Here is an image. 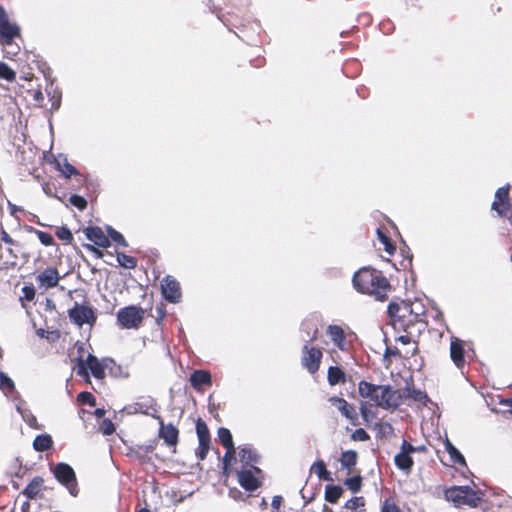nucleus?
I'll return each mask as SVG.
<instances>
[{
    "label": "nucleus",
    "mask_w": 512,
    "mask_h": 512,
    "mask_svg": "<svg viewBox=\"0 0 512 512\" xmlns=\"http://www.w3.org/2000/svg\"><path fill=\"white\" fill-rule=\"evenodd\" d=\"M355 289L363 294L383 301L387 298L390 284L383 274L375 269L362 268L353 277Z\"/></svg>",
    "instance_id": "1"
},
{
    "label": "nucleus",
    "mask_w": 512,
    "mask_h": 512,
    "mask_svg": "<svg viewBox=\"0 0 512 512\" xmlns=\"http://www.w3.org/2000/svg\"><path fill=\"white\" fill-rule=\"evenodd\" d=\"M361 397L369 398L377 406L390 409L397 408L401 403V394L389 385H375L367 381H361L358 385Z\"/></svg>",
    "instance_id": "2"
},
{
    "label": "nucleus",
    "mask_w": 512,
    "mask_h": 512,
    "mask_svg": "<svg viewBox=\"0 0 512 512\" xmlns=\"http://www.w3.org/2000/svg\"><path fill=\"white\" fill-rule=\"evenodd\" d=\"M388 315L395 329L407 330L410 326L422 321L423 308L417 303L402 301L391 302Z\"/></svg>",
    "instance_id": "3"
},
{
    "label": "nucleus",
    "mask_w": 512,
    "mask_h": 512,
    "mask_svg": "<svg viewBox=\"0 0 512 512\" xmlns=\"http://www.w3.org/2000/svg\"><path fill=\"white\" fill-rule=\"evenodd\" d=\"M445 497L457 507H476L482 499V493L469 486H454L445 491Z\"/></svg>",
    "instance_id": "4"
},
{
    "label": "nucleus",
    "mask_w": 512,
    "mask_h": 512,
    "mask_svg": "<svg viewBox=\"0 0 512 512\" xmlns=\"http://www.w3.org/2000/svg\"><path fill=\"white\" fill-rule=\"evenodd\" d=\"M144 310L137 306H128L122 308L117 313L118 323L122 328H138L144 318Z\"/></svg>",
    "instance_id": "5"
},
{
    "label": "nucleus",
    "mask_w": 512,
    "mask_h": 512,
    "mask_svg": "<svg viewBox=\"0 0 512 512\" xmlns=\"http://www.w3.org/2000/svg\"><path fill=\"white\" fill-rule=\"evenodd\" d=\"M53 474L55 478L66 488L72 496H77L78 488L76 475L73 468L67 463H58L53 468Z\"/></svg>",
    "instance_id": "6"
},
{
    "label": "nucleus",
    "mask_w": 512,
    "mask_h": 512,
    "mask_svg": "<svg viewBox=\"0 0 512 512\" xmlns=\"http://www.w3.org/2000/svg\"><path fill=\"white\" fill-rule=\"evenodd\" d=\"M260 474L261 470L255 465H251V468L241 467L237 470L238 483L246 491L253 492L260 487Z\"/></svg>",
    "instance_id": "7"
},
{
    "label": "nucleus",
    "mask_w": 512,
    "mask_h": 512,
    "mask_svg": "<svg viewBox=\"0 0 512 512\" xmlns=\"http://www.w3.org/2000/svg\"><path fill=\"white\" fill-rule=\"evenodd\" d=\"M69 318L78 326L83 324L92 325L96 321L95 313L91 307L77 303L69 310Z\"/></svg>",
    "instance_id": "8"
},
{
    "label": "nucleus",
    "mask_w": 512,
    "mask_h": 512,
    "mask_svg": "<svg viewBox=\"0 0 512 512\" xmlns=\"http://www.w3.org/2000/svg\"><path fill=\"white\" fill-rule=\"evenodd\" d=\"M322 351L316 347L303 346L301 363L311 374H314L320 366Z\"/></svg>",
    "instance_id": "9"
},
{
    "label": "nucleus",
    "mask_w": 512,
    "mask_h": 512,
    "mask_svg": "<svg viewBox=\"0 0 512 512\" xmlns=\"http://www.w3.org/2000/svg\"><path fill=\"white\" fill-rule=\"evenodd\" d=\"M20 30L16 24L9 21L0 26V43L4 53H11L9 47L14 48V39L19 37Z\"/></svg>",
    "instance_id": "10"
},
{
    "label": "nucleus",
    "mask_w": 512,
    "mask_h": 512,
    "mask_svg": "<svg viewBox=\"0 0 512 512\" xmlns=\"http://www.w3.org/2000/svg\"><path fill=\"white\" fill-rule=\"evenodd\" d=\"M89 369L92 375L97 379H103L105 377V369L104 366L99 362V360L92 354L87 356L86 361L82 359L79 360L78 364V374H86V369Z\"/></svg>",
    "instance_id": "11"
},
{
    "label": "nucleus",
    "mask_w": 512,
    "mask_h": 512,
    "mask_svg": "<svg viewBox=\"0 0 512 512\" xmlns=\"http://www.w3.org/2000/svg\"><path fill=\"white\" fill-rule=\"evenodd\" d=\"M161 288L162 294L168 302H179L181 298L180 285L173 277L166 276L162 280Z\"/></svg>",
    "instance_id": "12"
},
{
    "label": "nucleus",
    "mask_w": 512,
    "mask_h": 512,
    "mask_svg": "<svg viewBox=\"0 0 512 512\" xmlns=\"http://www.w3.org/2000/svg\"><path fill=\"white\" fill-rule=\"evenodd\" d=\"M509 185L500 187L495 192L494 201L492 203V209L495 210L498 215L504 216L509 210Z\"/></svg>",
    "instance_id": "13"
},
{
    "label": "nucleus",
    "mask_w": 512,
    "mask_h": 512,
    "mask_svg": "<svg viewBox=\"0 0 512 512\" xmlns=\"http://www.w3.org/2000/svg\"><path fill=\"white\" fill-rule=\"evenodd\" d=\"M59 279L60 277L57 269L51 267L46 268L44 271L40 272L36 277L39 287L44 289H49L57 286Z\"/></svg>",
    "instance_id": "14"
},
{
    "label": "nucleus",
    "mask_w": 512,
    "mask_h": 512,
    "mask_svg": "<svg viewBox=\"0 0 512 512\" xmlns=\"http://www.w3.org/2000/svg\"><path fill=\"white\" fill-rule=\"evenodd\" d=\"M85 236L88 240L92 241L95 245L107 248L110 246V240L99 227H88L84 231Z\"/></svg>",
    "instance_id": "15"
},
{
    "label": "nucleus",
    "mask_w": 512,
    "mask_h": 512,
    "mask_svg": "<svg viewBox=\"0 0 512 512\" xmlns=\"http://www.w3.org/2000/svg\"><path fill=\"white\" fill-rule=\"evenodd\" d=\"M334 345L341 351L347 350L346 335L344 330L338 325H329L326 331Z\"/></svg>",
    "instance_id": "16"
},
{
    "label": "nucleus",
    "mask_w": 512,
    "mask_h": 512,
    "mask_svg": "<svg viewBox=\"0 0 512 512\" xmlns=\"http://www.w3.org/2000/svg\"><path fill=\"white\" fill-rule=\"evenodd\" d=\"M329 402L347 419L353 420L356 418L354 408L345 399L333 396L329 398Z\"/></svg>",
    "instance_id": "17"
},
{
    "label": "nucleus",
    "mask_w": 512,
    "mask_h": 512,
    "mask_svg": "<svg viewBox=\"0 0 512 512\" xmlns=\"http://www.w3.org/2000/svg\"><path fill=\"white\" fill-rule=\"evenodd\" d=\"M450 357L454 364L461 368L464 364V345L463 341L455 338L450 344Z\"/></svg>",
    "instance_id": "18"
},
{
    "label": "nucleus",
    "mask_w": 512,
    "mask_h": 512,
    "mask_svg": "<svg viewBox=\"0 0 512 512\" xmlns=\"http://www.w3.org/2000/svg\"><path fill=\"white\" fill-rule=\"evenodd\" d=\"M394 463L398 469L406 474L410 473L414 464L411 455L406 450H402V446L400 447V452L394 457Z\"/></svg>",
    "instance_id": "19"
},
{
    "label": "nucleus",
    "mask_w": 512,
    "mask_h": 512,
    "mask_svg": "<svg viewBox=\"0 0 512 512\" xmlns=\"http://www.w3.org/2000/svg\"><path fill=\"white\" fill-rule=\"evenodd\" d=\"M190 383L196 390H201L203 385L211 384V375L205 370H196L190 375Z\"/></svg>",
    "instance_id": "20"
},
{
    "label": "nucleus",
    "mask_w": 512,
    "mask_h": 512,
    "mask_svg": "<svg viewBox=\"0 0 512 512\" xmlns=\"http://www.w3.org/2000/svg\"><path fill=\"white\" fill-rule=\"evenodd\" d=\"M159 435L169 446L175 445L178 441V430L172 424L161 425Z\"/></svg>",
    "instance_id": "21"
},
{
    "label": "nucleus",
    "mask_w": 512,
    "mask_h": 512,
    "mask_svg": "<svg viewBox=\"0 0 512 512\" xmlns=\"http://www.w3.org/2000/svg\"><path fill=\"white\" fill-rule=\"evenodd\" d=\"M238 455L240 458V462L242 463L241 467L251 468V465L257 463V454L249 446L241 448Z\"/></svg>",
    "instance_id": "22"
},
{
    "label": "nucleus",
    "mask_w": 512,
    "mask_h": 512,
    "mask_svg": "<svg viewBox=\"0 0 512 512\" xmlns=\"http://www.w3.org/2000/svg\"><path fill=\"white\" fill-rule=\"evenodd\" d=\"M43 483L44 481L41 477L33 478V480L24 489L23 494L30 499L35 498L41 492Z\"/></svg>",
    "instance_id": "23"
},
{
    "label": "nucleus",
    "mask_w": 512,
    "mask_h": 512,
    "mask_svg": "<svg viewBox=\"0 0 512 512\" xmlns=\"http://www.w3.org/2000/svg\"><path fill=\"white\" fill-rule=\"evenodd\" d=\"M53 440L49 434L38 435L33 441V448L38 452L47 451L52 447Z\"/></svg>",
    "instance_id": "24"
},
{
    "label": "nucleus",
    "mask_w": 512,
    "mask_h": 512,
    "mask_svg": "<svg viewBox=\"0 0 512 512\" xmlns=\"http://www.w3.org/2000/svg\"><path fill=\"white\" fill-rule=\"evenodd\" d=\"M56 167L66 178H70L78 173L77 169L65 157H59L56 160Z\"/></svg>",
    "instance_id": "25"
},
{
    "label": "nucleus",
    "mask_w": 512,
    "mask_h": 512,
    "mask_svg": "<svg viewBox=\"0 0 512 512\" xmlns=\"http://www.w3.org/2000/svg\"><path fill=\"white\" fill-rule=\"evenodd\" d=\"M328 382L330 385H336L341 382H345V373L338 366H331L328 369Z\"/></svg>",
    "instance_id": "26"
},
{
    "label": "nucleus",
    "mask_w": 512,
    "mask_h": 512,
    "mask_svg": "<svg viewBox=\"0 0 512 512\" xmlns=\"http://www.w3.org/2000/svg\"><path fill=\"white\" fill-rule=\"evenodd\" d=\"M343 493V489L337 485H327L325 488V500L330 503H336Z\"/></svg>",
    "instance_id": "27"
},
{
    "label": "nucleus",
    "mask_w": 512,
    "mask_h": 512,
    "mask_svg": "<svg viewBox=\"0 0 512 512\" xmlns=\"http://www.w3.org/2000/svg\"><path fill=\"white\" fill-rule=\"evenodd\" d=\"M445 448L450 456L452 463L465 465V459L463 455L458 451L456 447L452 445V443L449 440H446Z\"/></svg>",
    "instance_id": "28"
},
{
    "label": "nucleus",
    "mask_w": 512,
    "mask_h": 512,
    "mask_svg": "<svg viewBox=\"0 0 512 512\" xmlns=\"http://www.w3.org/2000/svg\"><path fill=\"white\" fill-rule=\"evenodd\" d=\"M311 472L315 473L320 480H332L330 473L327 471L325 463L322 460H318L312 465Z\"/></svg>",
    "instance_id": "29"
},
{
    "label": "nucleus",
    "mask_w": 512,
    "mask_h": 512,
    "mask_svg": "<svg viewBox=\"0 0 512 512\" xmlns=\"http://www.w3.org/2000/svg\"><path fill=\"white\" fill-rule=\"evenodd\" d=\"M357 461V453L353 450H348L342 453L340 458L341 466L344 468H352Z\"/></svg>",
    "instance_id": "30"
},
{
    "label": "nucleus",
    "mask_w": 512,
    "mask_h": 512,
    "mask_svg": "<svg viewBox=\"0 0 512 512\" xmlns=\"http://www.w3.org/2000/svg\"><path fill=\"white\" fill-rule=\"evenodd\" d=\"M217 435L219 441L226 449L234 447L232 435L229 429L221 427L218 429Z\"/></svg>",
    "instance_id": "31"
},
{
    "label": "nucleus",
    "mask_w": 512,
    "mask_h": 512,
    "mask_svg": "<svg viewBox=\"0 0 512 512\" xmlns=\"http://www.w3.org/2000/svg\"><path fill=\"white\" fill-rule=\"evenodd\" d=\"M116 257H117V262L119 263V265L126 269H133L137 265L136 258L126 255L123 252H117Z\"/></svg>",
    "instance_id": "32"
},
{
    "label": "nucleus",
    "mask_w": 512,
    "mask_h": 512,
    "mask_svg": "<svg viewBox=\"0 0 512 512\" xmlns=\"http://www.w3.org/2000/svg\"><path fill=\"white\" fill-rule=\"evenodd\" d=\"M196 432L199 441H210L208 427L201 419H198L196 422Z\"/></svg>",
    "instance_id": "33"
},
{
    "label": "nucleus",
    "mask_w": 512,
    "mask_h": 512,
    "mask_svg": "<svg viewBox=\"0 0 512 512\" xmlns=\"http://www.w3.org/2000/svg\"><path fill=\"white\" fill-rule=\"evenodd\" d=\"M365 501L363 497H353L345 503V508L351 511L364 509Z\"/></svg>",
    "instance_id": "34"
},
{
    "label": "nucleus",
    "mask_w": 512,
    "mask_h": 512,
    "mask_svg": "<svg viewBox=\"0 0 512 512\" xmlns=\"http://www.w3.org/2000/svg\"><path fill=\"white\" fill-rule=\"evenodd\" d=\"M377 235L380 242L384 245V249L388 254H393L395 246L391 243L390 239L380 230L377 229Z\"/></svg>",
    "instance_id": "35"
},
{
    "label": "nucleus",
    "mask_w": 512,
    "mask_h": 512,
    "mask_svg": "<svg viewBox=\"0 0 512 512\" xmlns=\"http://www.w3.org/2000/svg\"><path fill=\"white\" fill-rule=\"evenodd\" d=\"M17 411L21 414L23 420L30 426L34 427L36 425V418L26 409H23L20 404L16 406Z\"/></svg>",
    "instance_id": "36"
},
{
    "label": "nucleus",
    "mask_w": 512,
    "mask_h": 512,
    "mask_svg": "<svg viewBox=\"0 0 512 512\" xmlns=\"http://www.w3.org/2000/svg\"><path fill=\"white\" fill-rule=\"evenodd\" d=\"M345 485L354 493L358 492L361 489V477L354 476L347 478L345 481Z\"/></svg>",
    "instance_id": "37"
},
{
    "label": "nucleus",
    "mask_w": 512,
    "mask_h": 512,
    "mask_svg": "<svg viewBox=\"0 0 512 512\" xmlns=\"http://www.w3.org/2000/svg\"><path fill=\"white\" fill-rule=\"evenodd\" d=\"M380 512H401L393 499L387 498L382 502Z\"/></svg>",
    "instance_id": "38"
},
{
    "label": "nucleus",
    "mask_w": 512,
    "mask_h": 512,
    "mask_svg": "<svg viewBox=\"0 0 512 512\" xmlns=\"http://www.w3.org/2000/svg\"><path fill=\"white\" fill-rule=\"evenodd\" d=\"M0 388L4 392L12 391L14 389V382L3 372H0Z\"/></svg>",
    "instance_id": "39"
},
{
    "label": "nucleus",
    "mask_w": 512,
    "mask_h": 512,
    "mask_svg": "<svg viewBox=\"0 0 512 512\" xmlns=\"http://www.w3.org/2000/svg\"><path fill=\"white\" fill-rule=\"evenodd\" d=\"M16 73L10 66H0V78L8 82L15 80Z\"/></svg>",
    "instance_id": "40"
},
{
    "label": "nucleus",
    "mask_w": 512,
    "mask_h": 512,
    "mask_svg": "<svg viewBox=\"0 0 512 512\" xmlns=\"http://www.w3.org/2000/svg\"><path fill=\"white\" fill-rule=\"evenodd\" d=\"M70 203L77 207L79 210H84L86 209L87 207V201L84 197L80 196V195H72L69 199Z\"/></svg>",
    "instance_id": "41"
},
{
    "label": "nucleus",
    "mask_w": 512,
    "mask_h": 512,
    "mask_svg": "<svg viewBox=\"0 0 512 512\" xmlns=\"http://www.w3.org/2000/svg\"><path fill=\"white\" fill-rule=\"evenodd\" d=\"M77 399L82 404H88L90 406L96 405V399L90 392H81Z\"/></svg>",
    "instance_id": "42"
},
{
    "label": "nucleus",
    "mask_w": 512,
    "mask_h": 512,
    "mask_svg": "<svg viewBox=\"0 0 512 512\" xmlns=\"http://www.w3.org/2000/svg\"><path fill=\"white\" fill-rule=\"evenodd\" d=\"M56 235L59 239L66 243H70L73 240V235L67 227H61L57 230Z\"/></svg>",
    "instance_id": "43"
},
{
    "label": "nucleus",
    "mask_w": 512,
    "mask_h": 512,
    "mask_svg": "<svg viewBox=\"0 0 512 512\" xmlns=\"http://www.w3.org/2000/svg\"><path fill=\"white\" fill-rule=\"evenodd\" d=\"M36 234H37L39 241L44 246H51L54 244V239L51 234H49L47 232H43V231H37Z\"/></svg>",
    "instance_id": "44"
},
{
    "label": "nucleus",
    "mask_w": 512,
    "mask_h": 512,
    "mask_svg": "<svg viewBox=\"0 0 512 512\" xmlns=\"http://www.w3.org/2000/svg\"><path fill=\"white\" fill-rule=\"evenodd\" d=\"M401 446H402V450H406L410 455L414 452H423L426 450V447L424 445L414 446V445L410 444L409 442H407L406 440L402 441Z\"/></svg>",
    "instance_id": "45"
},
{
    "label": "nucleus",
    "mask_w": 512,
    "mask_h": 512,
    "mask_svg": "<svg viewBox=\"0 0 512 512\" xmlns=\"http://www.w3.org/2000/svg\"><path fill=\"white\" fill-rule=\"evenodd\" d=\"M209 443L210 441H199V447L197 449V456L200 460H204L208 451H209Z\"/></svg>",
    "instance_id": "46"
},
{
    "label": "nucleus",
    "mask_w": 512,
    "mask_h": 512,
    "mask_svg": "<svg viewBox=\"0 0 512 512\" xmlns=\"http://www.w3.org/2000/svg\"><path fill=\"white\" fill-rule=\"evenodd\" d=\"M351 437L355 441H362V442L367 441L370 438L369 434L363 428L356 429L352 433Z\"/></svg>",
    "instance_id": "47"
},
{
    "label": "nucleus",
    "mask_w": 512,
    "mask_h": 512,
    "mask_svg": "<svg viewBox=\"0 0 512 512\" xmlns=\"http://www.w3.org/2000/svg\"><path fill=\"white\" fill-rule=\"evenodd\" d=\"M35 297V288L33 286H24L22 288V296L20 299H24L26 301H32Z\"/></svg>",
    "instance_id": "48"
},
{
    "label": "nucleus",
    "mask_w": 512,
    "mask_h": 512,
    "mask_svg": "<svg viewBox=\"0 0 512 512\" xmlns=\"http://www.w3.org/2000/svg\"><path fill=\"white\" fill-rule=\"evenodd\" d=\"M226 450L227 451L223 457V468L225 471L227 470V467L230 464V462L235 459V447Z\"/></svg>",
    "instance_id": "49"
},
{
    "label": "nucleus",
    "mask_w": 512,
    "mask_h": 512,
    "mask_svg": "<svg viewBox=\"0 0 512 512\" xmlns=\"http://www.w3.org/2000/svg\"><path fill=\"white\" fill-rule=\"evenodd\" d=\"M100 430L104 435H111L115 431V427L110 420L105 419L100 426Z\"/></svg>",
    "instance_id": "50"
},
{
    "label": "nucleus",
    "mask_w": 512,
    "mask_h": 512,
    "mask_svg": "<svg viewBox=\"0 0 512 512\" xmlns=\"http://www.w3.org/2000/svg\"><path fill=\"white\" fill-rule=\"evenodd\" d=\"M110 239L123 247L128 246V243L125 240L124 236L118 231H113V236Z\"/></svg>",
    "instance_id": "51"
},
{
    "label": "nucleus",
    "mask_w": 512,
    "mask_h": 512,
    "mask_svg": "<svg viewBox=\"0 0 512 512\" xmlns=\"http://www.w3.org/2000/svg\"><path fill=\"white\" fill-rule=\"evenodd\" d=\"M51 100H52V109H54V110L59 109L60 103H61V94L60 93H54L51 96Z\"/></svg>",
    "instance_id": "52"
},
{
    "label": "nucleus",
    "mask_w": 512,
    "mask_h": 512,
    "mask_svg": "<svg viewBox=\"0 0 512 512\" xmlns=\"http://www.w3.org/2000/svg\"><path fill=\"white\" fill-rule=\"evenodd\" d=\"M1 240L8 245H14L15 243V241L3 228H1Z\"/></svg>",
    "instance_id": "53"
},
{
    "label": "nucleus",
    "mask_w": 512,
    "mask_h": 512,
    "mask_svg": "<svg viewBox=\"0 0 512 512\" xmlns=\"http://www.w3.org/2000/svg\"><path fill=\"white\" fill-rule=\"evenodd\" d=\"M281 502H282V497L281 496L276 495V496L273 497L272 503H271V506L273 508L272 512H277L279 510Z\"/></svg>",
    "instance_id": "54"
},
{
    "label": "nucleus",
    "mask_w": 512,
    "mask_h": 512,
    "mask_svg": "<svg viewBox=\"0 0 512 512\" xmlns=\"http://www.w3.org/2000/svg\"><path fill=\"white\" fill-rule=\"evenodd\" d=\"M8 50L11 51V53H5L7 58L12 61H16V59H14V56H16L19 52L18 45L14 44V48L9 47Z\"/></svg>",
    "instance_id": "55"
},
{
    "label": "nucleus",
    "mask_w": 512,
    "mask_h": 512,
    "mask_svg": "<svg viewBox=\"0 0 512 512\" xmlns=\"http://www.w3.org/2000/svg\"><path fill=\"white\" fill-rule=\"evenodd\" d=\"M411 398H413L416 401H423L426 398V395L421 391H413L411 394H409Z\"/></svg>",
    "instance_id": "56"
},
{
    "label": "nucleus",
    "mask_w": 512,
    "mask_h": 512,
    "mask_svg": "<svg viewBox=\"0 0 512 512\" xmlns=\"http://www.w3.org/2000/svg\"><path fill=\"white\" fill-rule=\"evenodd\" d=\"M8 21L9 20H8L6 11L4 10V8L2 6H0V26Z\"/></svg>",
    "instance_id": "57"
},
{
    "label": "nucleus",
    "mask_w": 512,
    "mask_h": 512,
    "mask_svg": "<svg viewBox=\"0 0 512 512\" xmlns=\"http://www.w3.org/2000/svg\"><path fill=\"white\" fill-rule=\"evenodd\" d=\"M360 412H361L363 419L368 421L369 410L367 409L366 405H361Z\"/></svg>",
    "instance_id": "58"
},
{
    "label": "nucleus",
    "mask_w": 512,
    "mask_h": 512,
    "mask_svg": "<svg viewBox=\"0 0 512 512\" xmlns=\"http://www.w3.org/2000/svg\"><path fill=\"white\" fill-rule=\"evenodd\" d=\"M500 404L502 406L508 407L510 411L512 412V398L503 399L500 401Z\"/></svg>",
    "instance_id": "59"
},
{
    "label": "nucleus",
    "mask_w": 512,
    "mask_h": 512,
    "mask_svg": "<svg viewBox=\"0 0 512 512\" xmlns=\"http://www.w3.org/2000/svg\"><path fill=\"white\" fill-rule=\"evenodd\" d=\"M384 432H392L393 428L389 423L381 424Z\"/></svg>",
    "instance_id": "60"
},
{
    "label": "nucleus",
    "mask_w": 512,
    "mask_h": 512,
    "mask_svg": "<svg viewBox=\"0 0 512 512\" xmlns=\"http://www.w3.org/2000/svg\"><path fill=\"white\" fill-rule=\"evenodd\" d=\"M34 99L37 102L42 101L44 99L43 93L40 91L36 92L34 95Z\"/></svg>",
    "instance_id": "61"
},
{
    "label": "nucleus",
    "mask_w": 512,
    "mask_h": 512,
    "mask_svg": "<svg viewBox=\"0 0 512 512\" xmlns=\"http://www.w3.org/2000/svg\"><path fill=\"white\" fill-rule=\"evenodd\" d=\"M95 415L96 417L101 418L105 415V410L102 408H98L95 410Z\"/></svg>",
    "instance_id": "62"
},
{
    "label": "nucleus",
    "mask_w": 512,
    "mask_h": 512,
    "mask_svg": "<svg viewBox=\"0 0 512 512\" xmlns=\"http://www.w3.org/2000/svg\"><path fill=\"white\" fill-rule=\"evenodd\" d=\"M398 340H399L400 342H402L403 344H408V343L410 342V338H409V336H405V335L400 336V337L398 338Z\"/></svg>",
    "instance_id": "63"
},
{
    "label": "nucleus",
    "mask_w": 512,
    "mask_h": 512,
    "mask_svg": "<svg viewBox=\"0 0 512 512\" xmlns=\"http://www.w3.org/2000/svg\"><path fill=\"white\" fill-rule=\"evenodd\" d=\"M106 230H107V234H108V235H106V236H107L108 238H111V237L113 236V231H116V230H115L114 228H112L111 226H107Z\"/></svg>",
    "instance_id": "64"
}]
</instances>
